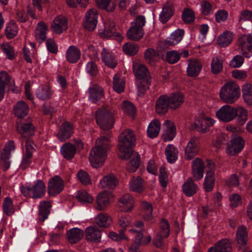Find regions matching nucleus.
Returning a JSON list of instances; mask_svg holds the SVG:
<instances>
[{
  "label": "nucleus",
  "mask_w": 252,
  "mask_h": 252,
  "mask_svg": "<svg viewBox=\"0 0 252 252\" xmlns=\"http://www.w3.org/2000/svg\"><path fill=\"white\" fill-rule=\"evenodd\" d=\"M136 137L133 131L130 129H125L119 137L118 150L119 156L127 159L132 154V148L135 145Z\"/></svg>",
  "instance_id": "nucleus-1"
},
{
  "label": "nucleus",
  "mask_w": 252,
  "mask_h": 252,
  "mask_svg": "<svg viewBox=\"0 0 252 252\" xmlns=\"http://www.w3.org/2000/svg\"><path fill=\"white\" fill-rule=\"evenodd\" d=\"M240 89L238 85L233 82L225 84L220 91L221 99L224 102L232 104L239 97Z\"/></svg>",
  "instance_id": "nucleus-2"
},
{
  "label": "nucleus",
  "mask_w": 252,
  "mask_h": 252,
  "mask_svg": "<svg viewBox=\"0 0 252 252\" xmlns=\"http://www.w3.org/2000/svg\"><path fill=\"white\" fill-rule=\"evenodd\" d=\"M95 120L97 124L103 130H108L113 126V114L105 108H101L96 111Z\"/></svg>",
  "instance_id": "nucleus-3"
},
{
  "label": "nucleus",
  "mask_w": 252,
  "mask_h": 252,
  "mask_svg": "<svg viewBox=\"0 0 252 252\" xmlns=\"http://www.w3.org/2000/svg\"><path fill=\"white\" fill-rule=\"evenodd\" d=\"M45 189L46 186L42 181L38 180L32 187H22L21 191L25 196L39 198L45 194Z\"/></svg>",
  "instance_id": "nucleus-4"
},
{
  "label": "nucleus",
  "mask_w": 252,
  "mask_h": 252,
  "mask_svg": "<svg viewBox=\"0 0 252 252\" xmlns=\"http://www.w3.org/2000/svg\"><path fill=\"white\" fill-rule=\"evenodd\" d=\"M237 44L240 52L245 58L252 56V34L243 33L240 34L238 38Z\"/></svg>",
  "instance_id": "nucleus-5"
},
{
  "label": "nucleus",
  "mask_w": 252,
  "mask_h": 252,
  "mask_svg": "<svg viewBox=\"0 0 252 252\" xmlns=\"http://www.w3.org/2000/svg\"><path fill=\"white\" fill-rule=\"evenodd\" d=\"M107 151L96 147L92 148L90 153L89 160L92 166L97 168L101 166L107 158Z\"/></svg>",
  "instance_id": "nucleus-6"
},
{
  "label": "nucleus",
  "mask_w": 252,
  "mask_h": 252,
  "mask_svg": "<svg viewBox=\"0 0 252 252\" xmlns=\"http://www.w3.org/2000/svg\"><path fill=\"white\" fill-rule=\"evenodd\" d=\"M244 144V140L241 137L237 135H233L230 144L227 146L226 152L230 156H234L243 150Z\"/></svg>",
  "instance_id": "nucleus-7"
},
{
  "label": "nucleus",
  "mask_w": 252,
  "mask_h": 252,
  "mask_svg": "<svg viewBox=\"0 0 252 252\" xmlns=\"http://www.w3.org/2000/svg\"><path fill=\"white\" fill-rule=\"evenodd\" d=\"M235 108L229 105L221 107L216 113V117L221 122H229L235 119Z\"/></svg>",
  "instance_id": "nucleus-8"
},
{
  "label": "nucleus",
  "mask_w": 252,
  "mask_h": 252,
  "mask_svg": "<svg viewBox=\"0 0 252 252\" xmlns=\"http://www.w3.org/2000/svg\"><path fill=\"white\" fill-rule=\"evenodd\" d=\"M16 130L24 138L30 137L34 135L35 127L31 122L19 120L16 123Z\"/></svg>",
  "instance_id": "nucleus-9"
},
{
  "label": "nucleus",
  "mask_w": 252,
  "mask_h": 252,
  "mask_svg": "<svg viewBox=\"0 0 252 252\" xmlns=\"http://www.w3.org/2000/svg\"><path fill=\"white\" fill-rule=\"evenodd\" d=\"M207 166L209 168L206 171L204 179V186L206 191L210 192L212 190L215 181V164L213 161L207 160Z\"/></svg>",
  "instance_id": "nucleus-10"
},
{
  "label": "nucleus",
  "mask_w": 252,
  "mask_h": 252,
  "mask_svg": "<svg viewBox=\"0 0 252 252\" xmlns=\"http://www.w3.org/2000/svg\"><path fill=\"white\" fill-rule=\"evenodd\" d=\"M97 19L98 13L95 9L88 10L85 14L83 22L85 29L90 31H94L96 27Z\"/></svg>",
  "instance_id": "nucleus-11"
},
{
  "label": "nucleus",
  "mask_w": 252,
  "mask_h": 252,
  "mask_svg": "<svg viewBox=\"0 0 252 252\" xmlns=\"http://www.w3.org/2000/svg\"><path fill=\"white\" fill-rule=\"evenodd\" d=\"M64 188L63 181L59 176H55L48 182V191L51 195H56L60 193Z\"/></svg>",
  "instance_id": "nucleus-12"
},
{
  "label": "nucleus",
  "mask_w": 252,
  "mask_h": 252,
  "mask_svg": "<svg viewBox=\"0 0 252 252\" xmlns=\"http://www.w3.org/2000/svg\"><path fill=\"white\" fill-rule=\"evenodd\" d=\"M215 121L208 117L200 118L196 120L193 124L194 128L199 132L204 133L207 132L209 128L213 126Z\"/></svg>",
  "instance_id": "nucleus-13"
},
{
  "label": "nucleus",
  "mask_w": 252,
  "mask_h": 252,
  "mask_svg": "<svg viewBox=\"0 0 252 252\" xmlns=\"http://www.w3.org/2000/svg\"><path fill=\"white\" fill-rule=\"evenodd\" d=\"M198 143L199 141L197 137H193L190 139L185 149V158L186 159L190 160L197 155Z\"/></svg>",
  "instance_id": "nucleus-14"
},
{
  "label": "nucleus",
  "mask_w": 252,
  "mask_h": 252,
  "mask_svg": "<svg viewBox=\"0 0 252 252\" xmlns=\"http://www.w3.org/2000/svg\"><path fill=\"white\" fill-rule=\"evenodd\" d=\"M133 69L137 80H150V73L144 65L135 62L133 64Z\"/></svg>",
  "instance_id": "nucleus-15"
},
{
  "label": "nucleus",
  "mask_w": 252,
  "mask_h": 252,
  "mask_svg": "<svg viewBox=\"0 0 252 252\" xmlns=\"http://www.w3.org/2000/svg\"><path fill=\"white\" fill-rule=\"evenodd\" d=\"M191 173L196 180H200L203 177L204 164L203 161L199 158H196L192 161Z\"/></svg>",
  "instance_id": "nucleus-16"
},
{
  "label": "nucleus",
  "mask_w": 252,
  "mask_h": 252,
  "mask_svg": "<svg viewBox=\"0 0 252 252\" xmlns=\"http://www.w3.org/2000/svg\"><path fill=\"white\" fill-rule=\"evenodd\" d=\"M163 126V140L164 141H171L175 137L176 134V127L175 125L171 121L166 120L164 122Z\"/></svg>",
  "instance_id": "nucleus-17"
},
{
  "label": "nucleus",
  "mask_w": 252,
  "mask_h": 252,
  "mask_svg": "<svg viewBox=\"0 0 252 252\" xmlns=\"http://www.w3.org/2000/svg\"><path fill=\"white\" fill-rule=\"evenodd\" d=\"M102 60L109 67L114 68L118 64V60L114 54L109 49L103 48L101 52Z\"/></svg>",
  "instance_id": "nucleus-18"
},
{
  "label": "nucleus",
  "mask_w": 252,
  "mask_h": 252,
  "mask_svg": "<svg viewBox=\"0 0 252 252\" xmlns=\"http://www.w3.org/2000/svg\"><path fill=\"white\" fill-rule=\"evenodd\" d=\"M26 153L23 156L22 161L20 165V168L22 169H25L29 167L32 162V153L34 151L32 142L30 140H27L26 143Z\"/></svg>",
  "instance_id": "nucleus-19"
},
{
  "label": "nucleus",
  "mask_w": 252,
  "mask_h": 252,
  "mask_svg": "<svg viewBox=\"0 0 252 252\" xmlns=\"http://www.w3.org/2000/svg\"><path fill=\"white\" fill-rule=\"evenodd\" d=\"M168 95L163 94L157 99L156 104V111L159 115L165 114L170 108Z\"/></svg>",
  "instance_id": "nucleus-20"
},
{
  "label": "nucleus",
  "mask_w": 252,
  "mask_h": 252,
  "mask_svg": "<svg viewBox=\"0 0 252 252\" xmlns=\"http://www.w3.org/2000/svg\"><path fill=\"white\" fill-rule=\"evenodd\" d=\"M202 64L200 61L196 59L189 60L187 68V74L190 77L197 76L201 70Z\"/></svg>",
  "instance_id": "nucleus-21"
},
{
  "label": "nucleus",
  "mask_w": 252,
  "mask_h": 252,
  "mask_svg": "<svg viewBox=\"0 0 252 252\" xmlns=\"http://www.w3.org/2000/svg\"><path fill=\"white\" fill-rule=\"evenodd\" d=\"M111 194L108 192L102 191L97 196L95 208L99 211L104 210L109 204Z\"/></svg>",
  "instance_id": "nucleus-22"
},
{
  "label": "nucleus",
  "mask_w": 252,
  "mask_h": 252,
  "mask_svg": "<svg viewBox=\"0 0 252 252\" xmlns=\"http://www.w3.org/2000/svg\"><path fill=\"white\" fill-rule=\"evenodd\" d=\"M85 237L89 241L98 243L101 240V232L96 227L89 226L85 230Z\"/></svg>",
  "instance_id": "nucleus-23"
},
{
  "label": "nucleus",
  "mask_w": 252,
  "mask_h": 252,
  "mask_svg": "<svg viewBox=\"0 0 252 252\" xmlns=\"http://www.w3.org/2000/svg\"><path fill=\"white\" fill-rule=\"evenodd\" d=\"M67 21L62 15L57 16L51 24V29L54 32H63L67 29Z\"/></svg>",
  "instance_id": "nucleus-24"
},
{
  "label": "nucleus",
  "mask_w": 252,
  "mask_h": 252,
  "mask_svg": "<svg viewBox=\"0 0 252 252\" xmlns=\"http://www.w3.org/2000/svg\"><path fill=\"white\" fill-rule=\"evenodd\" d=\"M13 111L16 117L21 119L28 115L29 111V107L26 102L20 100L14 105Z\"/></svg>",
  "instance_id": "nucleus-25"
},
{
  "label": "nucleus",
  "mask_w": 252,
  "mask_h": 252,
  "mask_svg": "<svg viewBox=\"0 0 252 252\" xmlns=\"http://www.w3.org/2000/svg\"><path fill=\"white\" fill-rule=\"evenodd\" d=\"M198 189V186L191 178H188L182 186V190L187 196H191L195 194Z\"/></svg>",
  "instance_id": "nucleus-26"
},
{
  "label": "nucleus",
  "mask_w": 252,
  "mask_h": 252,
  "mask_svg": "<svg viewBox=\"0 0 252 252\" xmlns=\"http://www.w3.org/2000/svg\"><path fill=\"white\" fill-rule=\"evenodd\" d=\"M118 184V180L113 174H108L100 181L99 187L101 188L114 189Z\"/></svg>",
  "instance_id": "nucleus-27"
},
{
  "label": "nucleus",
  "mask_w": 252,
  "mask_h": 252,
  "mask_svg": "<svg viewBox=\"0 0 252 252\" xmlns=\"http://www.w3.org/2000/svg\"><path fill=\"white\" fill-rule=\"evenodd\" d=\"M170 108L176 109L179 108L184 101V96L181 93H175L168 96Z\"/></svg>",
  "instance_id": "nucleus-28"
},
{
  "label": "nucleus",
  "mask_w": 252,
  "mask_h": 252,
  "mask_svg": "<svg viewBox=\"0 0 252 252\" xmlns=\"http://www.w3.org/2000/svg\"><path fill=\"white\" fill-rule=\"evenodd\" d=\"M52 205L48 201H41L39 204L38 219L40 221H44L47 219L50 213Z\"/></svg>",
  "instance_id": "nucleus-29"
},
{
  "label": "nucleus",
  "mask_w": 252,
  "mask_h": 252,
  "mask_svg": "<svg viewBox=\"0 0 252 252\" xmlns=\"http://www.w3.org/2000/svg\"><path fill=\"white\" fill-rule=\"evenodd\" d=\"M53 94V91L52 90L51 87L47 85L40 86L36 92V96L42 100L50 99Z\"/></svg>",
  "instance_id": "nucleus-30"
},
{
  "label": "nucleus",
  "mask_w": 252,
  "mask_h": 252,
  "mask_svg": "<svg viewBox=\"0 0 252 252\" xmlns=\"http://www.w3.org/2000/svg\"><path fill=\"white\" fill-rule=\"evenodd\" d=\"M72 126L68 122L63 123L61 126L58 133V137L61 141L68 139L72 133Z\"/></svg>",
  "instance_id": "nucleus-31"
},
{
  "label": "nucleus",
  "mask_w": 252,
  "mask_h": 252,
  "mask_svg": "<svg viewBox=\"0 0 252 252\" xmlns=\"http://www.w3.org/2000/svg\"><path fill=\"white\" fill-rule=\"evenodd\" d=\"M65 55L66 60L69 63H74L80 59L81 53L76 46L71 45L67 50Z\"/></svg>",
  "instance_id": "nucleus-32"
},
{
  "label": "nucleus",
  "mask_w": 252,
  "mask_h": 252,
  "mask_svg": "<svg viewBox=\"0 0 252 252\" xmlns=\"http://www.w3.org/2000/svg\"><path fill=\"white\" fill-rule=\"evenodd\" d=\"M83 236V231L78 228H72L67 232V240L71 244L78 242L82 239Z\"/></svg>",
  "instance_id": "nucleus-33"
},
{
  "label": "nucleus",
  "mask_w": 252,
  "mask_h": 252,
  "mask_svg": "<svg viewBox=\"0 0 252 252\" xmlns=\"http://www.w3.org/2000/svg\"><path fill=\"white\" fill-rule=\"evenodd\" d=\"M76 152V147L70 143L63 144L61 148V153L66 159H71Z\"/></svg>",
  "instance_id": "nucleus-34"
},
{
  "label": "nucleus",
  "mask_w": 252,
  "mask_h": 252,
  "mask_svg": "<svg viewBox=\"0 0 252 252\" xmlns=\"http://www.w3.org/2000/svg\"><path fill=\"white\" fill-rule=\"evenodd\" d=\"M161 125L158 120H153L149 125L147 128V134L152 138L157 137L160 131Z\"/></svg>",
  "instance_id": "nucleus-35"
},
{
  "label": "nucleus",
  "mask_w": 252,
  "mask_h": 252,
  "mask_svg": "<svg viewBox=\"0 0 252 252\" xmlns=\"http://www.w3.org/2000/svg\"><path fill=\"white\" fill-rule=\"evenodd\" d=\"M242 97L249 105H252V84L245 83L242 87Z\"/></svg>",
  "instance_id": "nucleus-36"
},
{
  "label": "nucleus",
  "mask_w": 252,
  "mask_h": 252,
  "mask_svg": "<svg viewBox=\"0 0 252 252\" xmlns=\"http://www.w3.org/2000/svg\"><path fill=\"white\" fill-rule=\"evenodd\" d=\"M119 201L123 204V210L124 212L130 211L133 207L134 199L129 194H126L119 198Z\"/></svg>",
  "instance_id": "nucleus-37"
},
{
  "label": "nucleus",
  "mask_w": 252,
  "mask_h": 252,
  "mask_svg": "<svg viewBox=\"0 0 252 252\" xmlns=\"http://www.w3.org/2000/svg\"><path fill=\"white\" fill-rule=\"evenodd\" d=\"M89 100L94 103H96L100 100L103 96V90L101 88L94 87L89 90Z\"/></svg>",
  "instance_id": "nucleus-38"
},
{
  "label": "nucleus",
  "mask_w": 252,
  "mask_h": 252,
  "mask_svg": "<svg viewBox=\"0 0 252 252\" xmlns=\"http://www.w3.org/2000/svg\"><path fill=\"white\" fill-rule=\"evenodd\" d=\"M96 223L102 227H108L112 223V219L106 213H100L95 218Z\"/></svg>",
  "instance_id": "nucleus-39"
},
{
  "label": "nucleus",
  "mask_w": 252,
  "mask_h": 252,
  "mask_svg": "<svg viewBox=\"0 0 252 252\" xmlns=\"http://www.w3.org/2000/svg\"><path fill=\"white\" fill-rule=\"evenodd\" d=\"M223 61L221 57L216 56L212 58L211 70L213 74H218L222 70Z\"/></svg>",
  "instance_id": "nucleus-40"
},
{
  "label": "nucleus",
  "mask_w": 252,
  "mask_h": 252,
  "mask_svg": "<svg viewBox=\"0 0 252 252\" xmlns=\"http://www.w3.org/2000/svg\"><path fill=\"white\" fill-rule=\"evenodd\" d=\"M125 86V81L120 74H116L113 79V88L114 90L118 93L124 92Z\"/></svg>",
  "instance_id": "nucleus-41"
},
{
  "label": "nucleus",
  "mask_w": 252,
  "mask_h": 252,
  "mask_svg": "<svg viewBox=\"0 0 252 252\" xmlns=\"http://www.w3.org/2000/svg\"><path fill=\"white\" fill-rule=\"evenodd\" d=\"M146 21L144 16H139L131 23V26L128 32H140L145 25Z\"/></svg>",
  "instance_id": "nucleus-42"
},
{
  "label": "nucleus",
  "mask_w": 252,
  "mask_h": 252,
  "mask_svg": "<svg viewBox=\"0 0 252 252\" xmlns=\"http://www.w3.org/2000/svg\"><path fill=\"white\" fill-rule=\"evenodd\" d=\"M165 154L167 160L169 163H173L178 158V150L171 144H169L165 148Z\"/></svg>",
  "instance_id": "nucleus-43"
},
{
  "label": "nucleus",
  "mask_w": 252,
  "mask_h": 252,
  "mask_svg": "<svg viewBox=\"0 0 252 252\" xmlns=\"http://www.w3.org/2000/svg\"><path fill=\"white\" fill-rule=\"evenodd\" d=\"M10 77L5 71L0 72V101L3 99L5 93V87L9 83Z\"/></svg>",
  "instance_id": "nucleus-44"
},
{
  "label": "nucleus",
  "mask_w": 252,
  "mask_h": 252,
  "mask_svg": "<svg viewBox=\"0 0 252 252\" xmlns=\"http://www.w3.org/2000/svg\"><path fill=\"white\" fill-rule=\"evenodd\" d=\"M214 249L218 252H231L232 247L228 239H224L218 242Z\"/></svg>",
  "instance_id": "nucleus-45"
},
{
  "label": "nucleus",
  "mask_w": 252,
  "mask_h": 252,
  "mask_svg": "<svg viewBox=\"0 0 252 252\" xmlns=\"http://www.w3.org/2000/svg\"><path fill=\"white\" fill-rule=\"evenodd\" d=\"M236 240L237 243L242 246L246 244L248 240L247 232L245 226L239 227L236 231Z\"/></svg>",
  "instance_id": "nucleus-46"
},
{
  "label": "nucleus",
  "mask_w": 252,
  "mask_h": 252,
  "mask_svg": "<svg viewBox=\"0 0 252 252\" xmlns=\"http://www.w3.org/2000/svg\"><path fill=\"white\" fill-rule=\"evenodd\" d=\"M173 14L172 6L171 4H165L162 8L161 13L159 15V20L164 23L168 21Z\"/></svg>",
  "instance_id": "nucleus-47"
},
{
  "label": "nucleus",
  "mask_w": 252,
  "mask_h": 252,
  "mask_svg": "<svg viewBox=\"0 0 252 252\" xmlns=\"http://www.w3.org/2000/svg\"><path fill=\"white\" fill-rule=\"evenodd\" d=\"M233 37L232 32H222L218 36L217 42L221 47H225L231 42Z\"/></svg>",
  "instance_id": "nucleus-48"
},
{
  "label": "nucleus",
  "mask_w": 252,
  "mask_h": 252,
  "mask_svg": "<svg viewBox=\"0 0 252 252\" xmlns=\"http://www.w3.org/2000/svg\"><path fill=\"white\" fill-rule=\"evenodd\" d=\"M141 207L144 218L147 221H151L153 219V207L152 205L147 202H143Z\"/></svg>",
  "instance_id": "nucleus-49"
},
{
  "label": "nucleus",
  "mask_w": 252,
  "mask_h": 252,
  "mask_svg": "<svg viewBox=\"0 0 252 252\" xmlns=\"http://www.w3.org/2000/svg\"><path fill=\"white\" fill-rule=\"evenodd\" d=\"M131 159L128 162L126 169L130 172H135L138 168L140 163V156L137 154L134 153L131 154Z\"/></svg>",
  "instance_id": "nucleus-50"
},
{
  "label": "nucleus",
  "mask_w": 252,
  "mask_h": 252,
  "mask_svg": "<svg viewBox=\"0 0 252 252\" xmlns=\"http://www.w3.org/2000/svg\"><path fill=\"white\" fill-rule=\"evenodd\" d=\"M235 118L237 116L239 123L243 125L248 120V111L243 107L239 106L235 108Z\"/></svg>",
  "instance_id": "nucleus-51"
},
{
  "label": "nucleus",
  "mask_w": 252,
  "mask_h": 252,
  "mask_svg": "<svg viewBox=\"0 0 252 252\" xmlns=\"http://www.w3.org/2000/svg\"><path fill=\"white\" fill-rule=\"evenodd\" d=\"M130 190L140 192L144 189L143 180L140 177L133 178L130 182Z\"/></svg>",
  "instance_id": "nucleus-52"
},
{
  "label": "nucleus",
  "mask_w": 252,
  "mask_h": 252,
  "mask_svg": "<svg viewBox=\"0 0 252 252\" xmlns=\"http://www.w3.org/2000/svg\"><path fill=\"white\" fill-rule=\"evenodd\" d=\"M184 32H172L165 40V44L168 46L176 45L181 41Z\"/></svg>",
  "instance_id": "nucleus-53"
},
{
  "label": "nucleus",
  "mask_w": 252,
  "mask_h": 252,
  "mask_svg": "<svg viewBox=\"0 0 252 252\" xmlns=\"http://www.w3.org/2000/svg\"><path fill=\"white\" fill-rule=\"evenodd\" d=\"M170 232V225L168 221L162 219L159 222V231L158 234H161L164 237H168Z\"/></svg>",
  "instance_id": "nucleus-54"
},
{
  "label": "nucleus",
  "mask_w": 252,
  "mask_h": 252,
  "mask_svg": "<svg viewBox=\"0 0 252 252\" xmlns=\"http://www.w3.org/2000/svg\"><path fill=\"white\" fill-rule=\"evenodd\" d=\"M119 225L122 228L123 231H125L126 228L131 225L132 220L131 217L127 214H122L118 219Z\"/></svg>",
  "instance_id": "nucleus-55"
},
{
  "label": "nucleus",
  "mask_w": 252,
  "mask_h": 252,
  "mask_svg": "<svg viewBox=\"0 0 252 252\" xmlns=\"http://www.w3.org/2000/svg\"><path fill=\"white\" fill-rule=\"evenodd\" d=\"M3 211L4 214L7 216L12 215L14 212L13 203L11 199L6 197L3 203Z\"/></svg>",
  "instance_id": "nucleus-56"
},
{
  "label": "nucleus",
  "mask_w": 252,
  "mask_h": 252,
  "mask_svg": "<svg viewBox=\"0 0 252 252\" xmlns=\"http://www.w3.org/2000/svg\"><path fill=\"white\" fill-rule=\"evenodd\" d=\"M142 239H143V234L140 232H138L135 236V240L129 248L128 252H140L139 249L142 244Z\"/></svg>",
  "instance_id": "nucleus-57"
},
{
  "label": "nucleus",
  "mask_w": 252,
  "mask_h": 252,
  "mask_svg": "<svg viewBox=\"0 0 252 252\" xmlns=\"http://www.w3.org/2000/svg\"><path fill=\"white\" fill-rule=\"evenodd\" d=\"M123 49L126 54L133 56L137 53L139 47L136 44L126 43L123 45Z\"/></svg>",
  "instance_id": "nucleus-58"
},
{
  "label": "nucleus",
  "mask_w": 252,
  "mask_h": 252,
  "mask_svg": "<svg viewBox=\"0 0 252 252\" xmlns=\"http://www.w3.org/2000/svg\"><path fill=\"white\" fill-rule=\"evenodd\" d=\"M2 51L5 54L6 57L9 60H13L15 57L13 47L8 43H3L1 45Z\"/></svg>",
  "instance_id": "nucleus-59"
},
{
  "label": "nucleus",
  "mask_w": 252,
  "mask_h": 252,
  "mask_svg": "<svg viewBox=\"0 0 252 252\" xmlns=\"http://www.w3.org/2000/svg\"><path fill=\"white\" fill-rule=\"evenodd\" d=\"M95 144V147L105 149L107 152L110 148L109 138L104 136L98 138L96 140Z\"/></svg>",
  "instance_id": "nucleus-60"
},
{
  "label": "nucleus",
  "mask_w": 252,
  "mask_h": 252,
  "mask_svg": "<svg viewBox=\"0 0 252 252\" xmlns=\"http://www.w3.org/2000/svg\"><path fill=\"white\" fill-rule=\"evenodd\" d=\"M77 199L83 203H91L93 201V197L85 190H79L76 195Z\"/></svg>",
  "instance_id": "nucleus-61"
},
{
  "label": "nucleus",
  "mask_w": 252,
  "mask_h": 252,
  "mask_svg": "<svg viewBox=\"0 0 252 252\" xmlns=\"http://www.w3.org/2000/svg\"><path fill=\"white\" fill-rule=\"evenodd\" d=\"M122 108L125 113L133 117L135 113V108L130 102L125 101L122 104Z\"/></svg>",
  "instance_id": "nucleus-62"
},
{
  "label": "nucleus",
  "mask_w": 252,
  "mask_h": 252,
  "mask_svg": "<svg viewBox=\"0 0 252 252\" xmlns=\"http://www.w3.org/2000/svg\"><path fill=\"white\" fill-rule=\"evenodd\" d=\"M200 10L204 15H209L213 13L214 9L212 4L208 1H203L200 4Z\"/></svg>",
  "instance_id": "nucleus-63"
},
{
  "label": "nucleus",
  "mask_w": 252,
  "mask_h": 252,
  "mask_svg": "<svg viewBox=\"0 0 252 252\" xmlns=\"http://www.w3.org/2000/svg\"><path fill=\"white\" fill-rule=\"evenodd\" d=\"M195 14L194 12L189 9L184 10L182 14V19L186 23H190L194 21Z\"/></svg>",
  "instance_id": "nucleus-64"
}]
</instances>
